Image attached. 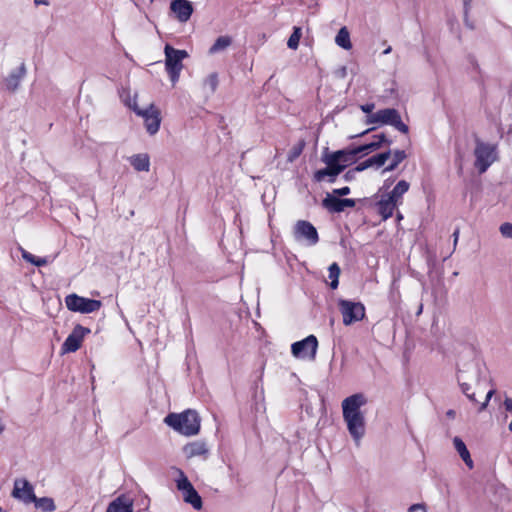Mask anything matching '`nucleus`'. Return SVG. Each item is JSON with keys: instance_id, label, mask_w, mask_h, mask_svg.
Returning a JSON list of instances; mask_svg holds the SVG:
<instances>
[{"instance_id": "29", "label": "nucleus", "mask_w": 512, "mask_h": 512, "mask_svg": "<svg viewBox=\"0 0 512 512\" xmlns=\"http://www.w3.org/2000/svg\"><path fill=\"white\" fill-rule=\"evenodd\" d=\"M328 272H329V278L331 279L330 287L332 289H336L339 285V276H340L339 265L336 262L332 263L328 268Z\"/></svg>"}, {"instance_id": "43", "label": "nucleus", "mask_w": 512, "mask_h": 512, "mask_svg": "<svg viewBox=\"0 0 512 512\" xmlns=\"http://www.w3.org/2000/svg\"><path fill=\"white\" fill-rule=\"evenodd\" d=\"M358 171L356 170V167L354 169H351L349 171H347L344 175V179L346 181H351L352 179H354L355 177V174L357 173Z\"/></svg>"}, {"instance_id": "45", "label": "nucleus", "mask_w": 512, "mask_h": 512, "mask_svg": "<svg viewBox=\"0 0 512 512\" xmlns=\"http://www.w3.org/2000/svg\"><path fill=\"white\" fill-rule=\"evenodd\" d=\"M128 105L137 115L139 111H144V109L138 107L136 99H133V101L130 102Z\"/></svg>"}, {"instance_id": "13", "label": "nucleus", "mask_w": 512, "mask_h": 512, "mask_svg": "<svg viewBox=\"0 0 512 512\" xmlns=\"http://www.w3.org/2000/svg\"><path fill=\"white\" fill-rule=\"evenodd\" d=\"M90 333L89 328H85L81 325H76L72 332L68 335L64 343L62 344L63 353H71L77 351L86 334Z\"/></svg>"}, {"instance_id": "20", "label": "nucleus", "mask_w": 512, "mask_h": 512, "mask_svg": "<svg viewBox=\"0 0 512 512\" xmlns=\"http://www.w3.org/2000/svg\"><path fill=\"white\" fill-rule=\"evenodd\" d=\"M129 162L138 172H148L150 169V157L146 153L132 155L129 158Z\"/></svg>"}, {"instance_id": "12", "label": "nucleus", "mask_w": 512, "mask_h": 512, "mask_svg": "<svg viewBox=\"0 0 512 512\" xmlns=\"http://www.w3.org/2000/svg\"><path fill=\"white\" fill-rule=\"evenodd\" d=\"M138 116L143 118L145 128L150 135L159 131L161 124L160 111L153 104H150L144 111H139Z\"/></svg>"}, {"instance_id": "41", "label": "nucleus", "mask_w": 512, "mask_h": 512, "mask_svg": "<svg viewBox=\"0 0 512 512\" xmlns=\"http://www.w3.org/2000/svg\"><path fill=\"white\" fill-rule=\"evenodd\" d=\"M365 145H366V149H368L369 152L375 151L381 147L380 142H376V141H372Z\"/></svg>"}, {"instance_id": "3", "label": "nucleus", "mask_w": 512, "mask_h": 512, "mask_svg": "<svg viewBox=\"0 0 512 512\" xmlns=\"http://www.w3.org/2000/svg\"><path fill=\"white\" fill-rule=\"evenodd\" d=\"M474 156V167L477 169L479 174H483L498 159L497 145L484 142L480 138L476 137Z\"/></svg>"}, {"instance_id": "42", "label": "nucleus", "mask_w": 512, "mask_h": 512, "mask_svg": "<svg viewBox=\"0 0 512 512\" xmlns=\"http://www.w3.org/2000/svg\"><path fill=\"white\" fill-rule=\"evenodd\" d=\"M424 508H425V504H423V503H416V504H412L408 508V512H416L418 510H423Z\"/></svg>"}, {"instance_id": "40", "label": "nucleus", "mask_w": 512, "mask_h": 512, "mask_svg": "<svg viewBox=\"0 0 512 512\" xmlns=\"http://www.w3.org/2000/svg\"><path fill=\"white\" fill-rule=\"evenodd\" d=\"M375 105L373 103H367L364 105H361L360 108L364 113H367L368 115L373 114L372 111L374 109Z\"/></svg>"}, {"instance_id": "54", "label": "nucleus", "mask_w": 512, "mask_h": 512, "mask_svg": "<svg viewBox=\"0 0 512 512\" xmlns=\"http://www.w3.org/2000/svg\"><path fill=\"white\" fill-rule=\"evenodd\" d=\"M371 130H373V128H371V129H367L366 131L362 132V133H361V134H359L358 136H362V135H364V134H366V133L370 132Z\"/></svg>"}, {"instance_id": "51", "label": "nucleus", "mask_w": 512, "mask_h": 512, "mask_svg": "<svg viewBox=\"0 0 512 512\" xmlns=\"http://www.w3.org/2000/svg\"><path fill=\"white\" fill-rule=\"evenodd\" d=\"M471 401L473 402H476L477 400L475 399V394L474 393H468L466 395Z\"/></svg>"}, {"instance_id": "56", "label": "nucleus", "mask_w": 512, "mask_h": 512, "mask_svg": "<svg viewBox=\"0 0 512 512\" xmlns=\"http://www.w3.org/2000/svg\"><path fill=\"white\" fill-rule=\"evenodd\" d=\"M423 512H427L426 507L422 510Z\"/></svg>"}, {"instance_id": "8", "label": "nucleus", "mask_w": 512, "mask_h": 512, "mask_svg": "<svg viewBox=\"0 0 512 512\" xmlns=\"http://www.w3.org/2000/svg\"><path fill=\"white\" fill-rule=\"evenodd\" d=\"M318 349L316 336L309 335L291 345V353L295 358L314 360Z\"/></svg>"}, {"instance_id": "23", "label": "nucleus", "mask_w": 512, "mask_h": 512, "mask_svg": "<svg viewBox=\"0 0 512 512\" xmlns=\"http://www.w3.org/2000/svg\"><path fill=\"white\" fill-rule=\"evenodd\" d=\"M322 161L326 164V167L321 169V174H332L336 179V177L344 171V165L338 164L330 154L324 155Z\"/></svg>"}, {"instance_id": "30", "label": "nucleus", "mask_w": 512, "mask_h": 512, "mask_svg": "<svg viewBox=\"0 0 512 512\" xmlns=\"http://www.w3.org/2000/svg\"><path fill=\"white\" fill-rule=\"evenodd\" d=\"M21 251L23 259L37 267L45 266L48 263L46 258L36 257L24 249Z\"/></svg>"}, {"instance_id": "52", "label": "nucleus", "mask_w": 512, "mask_h": 512, "mask_svg": "<svg viewBox=\"0 0 512 512\" xmlns=\"http://www.w3.org/2000/svg\"><path fill=\"white\" fill-rule=\"evenodd\" d=\"M391 51H392V47H391V46H388V47L383 51V54H384V55H387V54H389Z\"/></svg>"}, {"instance_id": "39", "label": "nucleus", "mask_w": 512, "mask_h": 512, "mask_svg": "<svg viewBox=\"0 0 512 512\" xmlns=\"http://www.w3.org/2000/svg\"><path fill=\"white\" fill-rule=\"evenodd\" d=\"M356 157H358L359 154H368L369 151L368 149H366V145H360V146H357V147H354L352 148Z\"/></svg>"}, {"instance_id": "36", "label": "nucleus", "mask_w": 512, "mask_h": 512, "mask_svg": "<svg viewBox=\"0 0 512 512\" xmlns=\"http://www.w3.org/2000/svg\"><path fill=\"white\" fill-rule=\"evenodd\" d=\"M500 233L503 237L512 239V224L509 222H505L500 225Z\"/></svg>"}, {"instance_id": "34", "label": "nucleus", "mask_w": 512, "mask_h": 512, "mask_svg": "<svg viewBox=\"0 0 512 512\" xmlns=\"http://www.w3.org/2000/svg\"><path fill=\"white\" fill-rule=\"evenodd\" d=\"M205 87H209L210 91L214 93L218 86V75L216 73L210 74L204 81Z\"/></svg>"}, {"instance_id": "18", "label": "nucleus", "mask_w": 512, "mask_h": 512, "mask_svg": "<svg viewBox=\"0 0 512 512\" xmlns=\"http://www.w3.org/2000/svg\"><path fill=\"white\" fill-rule=\"evenodd\" d=\"M106 512H133V500L120 495L108 505Z\"/></svg>"}, {"instance_id": "27", "label": "nucleus", "mask_w": 512, "mask_h": 512, "mask_svg": "<svg viewBox=\"0 0 512 512\" xmlns=\"http://www.w3.org/2000/svg\"><path fill=\"white\" fill-rule=\"evenodd\" d=\"M409 183L405 180L399 181L393 190L387 194L388 197H391V199L395 200V202L398 203V201L401 199L403 194H405L409 189Z\"/></svg>"}, {"instance_id": "6", "label": "nucleus", "mask_w": 512, "mask_h": 512, "mask_svg": "<svg viewBox=\"0 0 512 512\" xmlns=\"http://www.w3.org/2000/svg\"><path fill=\"white\" fill-rule=\"evenodd\" d=\"M338 306L345 326L361 321L365 317V307L361 302L340 299Z\"/></svg>"}, {"instance_id": "38", "label": "nucleus", "mask_w": 512, "mask_h": 512, "mask_svg": "<svg viewBox=\"0 0 512 512\" xmlns=\"http://www.w3.org/2000/svg\"><path fill=\"white\" fill-rule=\"evenodd\" d=\"M495 393V391L492 389V390H489L486 394V397H485V401L481 404V406L479 407V411H483L486 409L491 397L493 396V394Z\"/></svg>"}, {"instance_id": "50", "label": "nucleus", "mask_w": 512, "mask_h": 512, "mask_svg": "<svg viewBox=\"0 0 512 512\" xmlns=\"http://www.w3.org/2000/svg\"><path fill=\"white\" fill-rule=\"evenodd\" d=\"M35 5H48L49 2L47 0H34Z\"/></svg>"}, {"instance_id": "37", "label": "nucleus", "mask_w": 512, "mask_h": 512, "mask_svg": "<svg viewBox=\"0 0 512 512\" xmlns=\"http://www.w3.org/2000/svg\"><path fill=\"white\" fill-rule=\"evenodd\" d=\"M350 193V188L348 186H345V187H342V188H337V189H334L331 193V195H334L336 197H342V196H346Z\"/></svg>"}, {"instance_id": "4", "label": "nucleus", "mask_w": 512, "mask_h": 512, "mask_svg": "<svg viewBox=\"0 0 512 512\" xmlns=\"http://www.w3.org/2000/svg\"><path fill=\"white\" fill-rule=\"evenodd\" d=\"M365 122L366 124H388L404 134L409 131L408 126L402 122L399 112L394 108L381 109L374 114L367 115Z\"/></svg>"}, {"instance_id": "55", "label": "nucleus", "mask_w": 512, "mask_h": 512, "mask_svg": "<svg viewBox=\"0 0 512 512\" xmlns=\"http://www.w3.org/2000/svg\"><path fill=\"white\" fill-rule=\"evenodd\" d=\"M0 512H6V511H4V510L0 507Z\"/></svg>"}, {"instance_id": "21", "label": "nucleus", "mask_w": 512, "mask_h": 512, "mask_svg": "<svg viewBox=\"0 0 512 512\" xmlns=\"http://www.w3.org/2000/svg\"><path fill=\"white\" fill-rule=\"evenodd\" d=\"M397 202L395 200L391 199V197H388L387 195H384L381 200L377 203L378 211L380 215L383 217V219H388L393 215L394 209L397 206Z\"/></svg>"}, {"instance_id": "26", "label": "nucleus", "mask_w": 512, "mask_h": 512, "mask_svg": "<svg viewBox=\"0 0 512 512\" xmlns=\"http://www.w3.org/2000/svg\"><path fill=\"white\" fill-rule=\"evenodd\" d=\"M184 451L188 457H194L204 455L207 453L208 450L204 443L194 442L186 445Z\"/></svg>"}, {"instance_id": "47", "label": "nucleus", "mask_w": 512, "mask_h": 512, "mask_svg": "<svg viewBox=\"0 0 512 512\" xmlns=\"http://www.w3.org/2000/svg\"><path fill=\"white\" fill-rule=\"evenodd\" d=\"M461 389H462L463 393L465 395H467L469 393L470 386L467 383H462L461 384Z\"/></svg>"}, {"instance_id": "11", "label": "nucleus", "mask_w": 512, "mask_h": 512, "mask_svg": "<svg viewBox=\"0 0 512 512\" xmlns=\"http://www.w3.org/2000/svg\"><path fill=\"white\" fill-rule=\"evenodd\" d=\"M11 495L24 504H30L33 500H36L32 484L24 478L15 479Z\"/></svg>"}, {"instance_id": "7", "label": "nucleus", "mask_w": 512, "mask_h": 512, "mask_svg": "<svg viewBox=\"0 0 512 512\" xmlns=\"http://www.w3.org/2000/svg\"><path fill=\"white\" fill-rule=\"evenodd\" d=\"M65 304L70 311L80 313H92L98 311L102 306L99 300L81 297L77 294L67 295L65 297Z\"/></svg>"}, {"instance_id": "1", "label": "nucleus", "mask_w": 512, "mask_h": 512, "mask_svg": "<svg viewBox=\"0 0 512 512\" xmlns=\"http://www.w3.org/2000/svg\"><path fill=\"white\" fill-rule=\"evenodd\" d=\"M366 404L367 398L362 393H356L346 397L341 404L343 419L356 446L360 445L361 439L366 432L365 416L361 411V407Z\"/></svg>"}, {"instance_id": "48", "label": "nucleus", "mask_w": 512, "mask_h": 512, "mask_svg": "<svg viewBox=\"0 0 512 512\" xmlns=\"http://www.w3.org/2000/svg\"><path fill=\"white\" fill-rule=\"evenodd\" d=\"M459 229H455V231L453 232V238H454V246L457 244V241H458V238H459Z\"/></svg>"}, {"instance_id": "28", "label": "nucleus", "mask_w": 512, "mask_h": 512, "mask_svg": "<svg viewBox=\"0 0 512 512\" xmlns=\"http://www.w3.org/2000/svg\"><path fill=\"white\" fill-rule=\"evenodd\" d=\"M32 503L35 504L36 508L41 509L44 512H53L56 509L53 499L49 497H36V500H33Z\"/></svg>"}, {"instance_id": "16", "label": "nucleus", "mask_w": 512, "mask_h": 512, "mask_svg": "<svg viewBox=\"0 0 512 512\" xmlns=\"http://www.w3.org/2000/svg\"><path fill=\"white\" fill-rule=\"evenodd\" d=\"M26 66L22 63L17 69L11 71L4 79L5 87L10 92H15L26 75Z\"/></svg>"}, {"instance_id": "53", "label": "nucleus", "mask_w": 512, "mask_h": 512, "mask_svg": "<svg viewBox=\"0 0 512 512\" xmlns=\"http://www.w3.org/2000/svg\"><path fill=\"white\" fill-rule=\"evenodd\" d=\"M447 415H448L449 417H454L455 412H454L453 410H449V411L447 412Z\"/></svg>"}, {"instance_id": "17", "label": "nucleus", "mask_w": 512, "mask_h": 512, "mask_svg": "<svg viewBox=\"0 0 512 512\" xmlns=\"http://www.w3.org/2000/svg\"><path fill=\"white\" fill-rule=\"evenodd\" d=\"M390 155H391L390 151H386V152L374 155V156L368 158L367 160L359 163L356 166V170L357 171H364L365 169H368L370 167L380 168L389 159Z\"/></svg>"}, {"instance_id": "46", "label": "nucleus", "mask_w": 512, "mask_h": 512, "mask_svg": "<svg viewBox=\"0 0 512 512\" xmlns=\"http://www.w3.org/2000/svg\"><path fill=\"white\" fill-rule=\"evenodd\" d=\"M504 407L507 411L512 412V398H510V397L505 398Z\"/></svg>"}, {"instance_id": "9", "label": "nucleus", "mask_w": 512, "mask_h": 512, "mask_svg": "<svg viewBox=\"0 0 512 512\" xmlns=\"http://www.w3.org/2000/svg\"><path fill=\"white\" fill-rule=\"evenodd\" d=\"M176 486L177 489L182 492L183 500L186 503L190 504L196 510L202 508L203 503L200 495L182 471H180V477L176 480Z\"/></svg>"}, {"instance_id": "2", "label": "nucleus", "mask_w": 512, "mask_h": 512, "mask_svg": "<svg viewBox=\"0 0 512 512\" xmlns=\"http://www.w3.org/2000/svg\"><path fill=\"white\" fill-rule=\"evenodd\" d=\"M164 422L175 431L185 435H196L200 430V417L195 410L188 409L180 414H168Z\"/></svg>"}, {"instance_id": "25", "label": "nucleus", "mask_w": 512, "mask_h": 512, "mask_svg": "<svg viewBox=\"0 0 512 512\" xmlns=\"http://www.w3.org/2000/svg\"><path fill=\"white\" fill-rule=\"evenodd\" d=\"M232 44V38L230 36L218 37L214 44L209 48V54L213 55L218 52L224 51Z\"/></svg>"}, {"instance_id": "35", "label": "nucleus", "mask_w": 512, "mask_h": 512, "mask_svg": "<svg viewBox=\"0 0 512 512\" xmlns=\"http://www.w3.org/2000/svg\"><path fill=\"white\" fill-rule=\"evenodd\" d=\"M327 178V181L329 183H334L335 182V178L334 176H332V174H321V169L320 170H317L315 173H314V180L316 182H322L324 181L325 179Z\"/></svg>"}, {"instance_id": "57", "label": "nucleus", "mask_w": 512, "mask_h": 512, "mask_svg": "<svg viewBox=\"0 0 512 512\" xmlns=\"http://www.w3.org/2000/svg\"><path fill=\"white\" fill-rule=\"evenodd\" d=\"M154 0H150V2H153Z\"/></svg>"}, {"instance_id": "33", "label": "nucleus", "mask_w": 512, "mask_h": 512, "mask_svg": "<svg viewBox=\"0 0 512 512\" xmlns=\"http://www.w3.org/2000/svg\"><path fill=\"white\" fill-rule=\"evenodd\" d=\"M301 36H302L301 28L294 27L293 32L287 41L288 48H290L292 50H296L299 46V41H300Z\"/></svg>"}, {"instance_id": "24", "label": "nucleus", "mask_w": 512, "mask_h": 512, "mask_svg": "<svg viewBox=\"0 0 512 512\" xmlns=\"http://www.w3.org/2000/svg\"><path fill=\"white\" fill-rule=\"evenodd\" d=\"M335 43L345 49V50H350L352 48V43H351V40H350V33H349V30L346 26H343L342 28H340V30L338 31L336 37H335Z\"/></svg>"}, {"instance_id": "32", "label": "nucleus", "mask_w": 512, "mask_h": 512, "mask_svg": "<svg viewBox=\"0 0 512 512\" xmlns=\"http://www.w3.org/2000/svg\"><path fill=\"white\" fill-rule=\"evenodd\" d=\"M406 158V153L403 150H396L393 153V158L391 163L384 169L386 171H393L396 167Z\"/></svg>"}, {"instance_id": "15", "label": "nucleus", "mask_w": 512, "mask_h": 512, "mask_svg": "<svg viewBox=\"0 0 512 512\" xmlns=\"http://www.w3.org/2000/svg\"><path fill=\"white\" fill-rule=\"evenodd\" d=\"M170 9L175 14L177 20L182 23L187 22L193 13L192 3L188 0H173L170 4Z\"/></svg>"}, {"instance_id": "14", "label": "nucleus", "mask_w": 512, "mask_h": 512, "mask_svg": "<svg viewBox=\"0 0 512 512\" xmlns=\"http://www.w3.org/2000/svg\"><path fill=\"white\" fill-rule=\"evenodd\" d=\"M322 205L328 211L333 213H340L345 210V208H353L356 205V201L354 199H340L334 195L328 193L326 197L322 201Z\"/></svg>"}, {"instance_id": "44", "label": "nucleus", "mask_w": 512, "mask_h": 512, "mask_svg": "<svg viewBox=\"0 0 512 512\" xmlns=\"http://www.w3.org/2000/svg\"><path fill=\"white\" fill-rule=\"evenodd\" d=\"M373 138H374L373 141L380 142V146H382V144L385 143V142L390 143V141L387 140L385 134L374 135Z\"/></svg>"}, {"instance_id": "5", "label": "nucleus", "mask_w": 512, "mask_h": 512, "mask_svg": "<svg viewBox=\"0 0 512 512\" xmlns=\"http://www.w3.org/2000/svg\"><path fill=\"white\" fill-rule=\"evenodd\" d=\"M165 52V66L166 71L173 84L179 80L180 72L183 69L182 61L188 56L185 50H178L170 45H166Z\"/></svg>"}, {"instance_id": "19", "label": "nucleus", "mask_w": 512, "mask_h": 512, "mask_svg": "<svg viewBox=\"0 0 512 512\" xmlns=\"http://www.w3.org/2000/svg\"><path fill=\"white\" fill-rule=\"evenodd\" d=\"M331 157L337 161L338 164L344 165V169L357 161V157L352 148L342 149L330 153Z\"/></svg>"}, {"instance_id": "10", "label": "nucleus", "mask_w": 512, "mask_h": 512, "mask_svg": "<svg viewBox=\"0 0 512 512\" xmlns=\"http://www.w3.org/2000/svg\"><path fill=\"white\" fill-rule=\"evenodd\" d=\"M293 234L295 240H304L309 246H314L319 241V235L316 228L306 220H299L296 222Z\"/></svg>"}, {"instance_id": "31", "label": "nucleus", "mask_w": 512, "mask_h": 512, "mask_svg": "<svg viewBox=\"0 0 512 512\" xmlns=\"http://www.w3.org/2000/svg\"><path fill=\"white\" fill-rule=\"evenodd\" d=\"M305 147V141L300 140L296 145H294L287 155V161L292 163L294 162L303 152V149Z\"/></svg>"}, {"instance_id": "49", "label": "nucleus", "mask_w": 512, "mask_h": 512, "mask_svg": "<svg viewBox=\"0 0 512 512\" xmlns=\"http://www.w3.org/2000/svg\"><path fill=\"white\" fill-rule=\"evenodd\" d=\"M471 1L472 0H463L464 2V8H465V13H467L469 7H470V4H471Z\"/></svg>"}, {"instance_id": "22", "label": "nucleus", "mask_w": 512, "mask_h": 512, "mask_svg": "<svg viewBox=\"0 0 512 512\" xmlns=\"http://www.w3.org/2000/svg\"><path fill=\"white\" fill-rule=\"evenodd\" d=\"M453 444H454L455 450L458 452L459 456L465 462L467 467L469 469H472L474 467V463L471 458L470 452L467 449L466 444L463 442V440L460 437L455 436L453 438Z\"/></svg>"}]
</instances>
